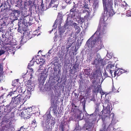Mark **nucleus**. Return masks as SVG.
I'll return each instance as SVG.
<instances>
[{
    "label": "nucleus",
    "mask_w": 131,
    "mask_h": 131,
    "mask_svg": "<svg viewBox=\"0 0 131 131\" xmlns=\"http://www.w3.org/2000/svg\"><path fill=\"white\" fill-rule=\"evenodd\" d=\"M105 17L103 16L101 19L100 22L99 24L97 29L96 31L94 34L93 35H97L95 39L91 41V38H89L87 41L86 44L89 47L90 46V43L93 45L96 43H98L99 44L98 47H96V51L100 50L101 48V38L104 36V34L106 33V30L107 28V23H106V20H105Z\"/></svg>",
    "instance_id": "obj_1"
},
{
    "label": "nucleus",
    "mask_w": 131,
    "mask_h": 131,
    "mask_svg": "<svg viewBox=\"0 0 131 131\" xmlns=\"http://www.w3.org/2000/svg\"><path fill=\"white\" fill-rule=\"evenodd\" d=\"M104 6V9L105 11L106 12V14L108 15L109 16H111L114 14L112 5H113V1L112 0H107L103 3Z\"/></svg>",
    "instance_id": "obj_2"
},
{
    "label": "nucleus",
    "mask_w": 131,
    "mask_h": 131,
    "mask_svg": "<svg viewBox=\"0 0 131 131\" xmlns=\"http://www.w3.org/2000/svg\"><path fill=\"white\" fill-rule=\"evenodd\" d=\"M25 97L20 94H18L17 96H14L12 98L11 103L14 105L23 104L24 102Z\"/></svg>",
    "instance_id": "obj_3"
},
{
    "label": "nucleus",
    "mask_w": 131,
    "mask_h": 131,
    "mask_svg": "<svg viewBox=\"0 0 131 131\" xmlns=\"http://www.w3.org/2000/svg\"><path fill=\"white\" fill-rule=\"evenodd\" d=\"M49 82L50 83V84L52 88L54 90V92L56 93L57 92V80L56 77H50L49 79Z\"/></svg>",
    "instance_id": "obj_4"
},
{
    "label": "nucleus",
    "mask_w": 131,
    "mask_h": 131,
    "mask_svg": "<svg viewBox=\"0 0 131 131\" xmlns=\"http://www.w3.org/2000/svg\"><path fill=\"white\" fill-rule=\"evenodd\" d=\"M51 102L52 107L53 108V111L55 114H57V96L52 95L51 99Z\"/></svg>",
    "instance_id": "obj_5"
},
{
    "label": "nucleus",
    "mask_w": 131,
    "mask_h": 131,
    "mask_svg": "<svg viewBox=\"0 0 131 131\" xmlns=\"http://www.w3.org/2000/svg\"><path fill=\"white\" fill-rule=\"evenodd\" d=\"M16 106V105H14L10 103L8 105H7L5 107L4 112L7 114L10 113L12 110L15 108Z\"/></svg>",
    "instance_id": "obj_6"
},
{
    "label": "nucleus",
    "mask_w": 131,
    "mask_h": 131,
    "mask_svg": "<svg viewBox=\"0 0 131 131\" xmlns=\"http://www.w3.org/2000/svg\"><path fill=\"white\" fill-rule=\"evenodd\" d=\"M57 0H51V2L49 4L48 6H47V3H46V6L47 8L45 9V7L44 5L43 4V1L42 0L41 2V10L43 11L46 10L47 9H48L49 8H50L51 7V5L54 4L55 2L57 1Z\"/></svg>",
    "instance_id": "obj_7"
},
{
    "label": "nucleus",
    "mask_w": 131,
    "mask_h": 131,
    "mask_svg": "<svg viewBox=\"0 0 131 131\" xmlns=\"http://www.w3.org/2000/svg\"><path fill=\"white\" fill-rule=\"evenodd\" d=\"M103 59H95L92 62V64L95 65L96 67L99 66H103L104 64L103 63Z\"/></svg>",
    "instance_id": "obj_8"
},
{
    "label": "nucleus",
    "mask_w": 131,
    "mask_h": 131,
    "mask_svg": "<svg viewBox=\"0 0 131 131\" xmlns=\"http://www.w3.org/2000/svg\"><path fill=\"white\" fill-rule=\"evenodd\" d=\"M3 64H0V82L5 81L4 78L5 76L3 75Z\"/></svg>",
    "instance_id": "obj_9"
},
{
    "label": "nucleus",
    "mask_w": 131,
    "mask_h": 131,
    "mask_svg": "<svg viewBox=\"0 0 131 131\" xmlns=\"http://www.w3.org/2000/svg\"><path fill=\"white\" fill-rule=\"evenodd\" d=\"M72 26L74 27L75 28L74 35L77 36L80 32L81 31L80 28L78 26V24L75 23H72Z\"/></svg>",
    "instance_id": "obj_10"
},
{
    "label": "nucleus",
    "mask_w": 131,
    "mask_h": 131,
    "mask_svg": "<svg viewBox=\"0 0 131 131\" xmlns=\"http://www.w3.org/2000/svg\"><path fill=\"white\" fill-rule=\"evenodd\" d=\"M73 34V32H72L71 33L70 37L68 39L67 43H68L69 42H71L73 43L75 41L77 38V36L74 35L73 36H72V35Z\"/></svg>",
    "instance_id": "obj_11"
},
{
    "label": "nucleus",
    "mask_w": 131,
    "mask_h": 131,
    "mask_svg": "<svg viewBox=\"0 0 131 131\" xmlns=\"http://www.w3.org/2000/svg\"><path fill=\"white\" fill-rule=\"evenodd\" d=\"M47 78V75L44 73H41L39 81L41 83H44Z\"/></svg>",
    "instance_id": "obj_12"
},
{
    "label": "nucleus",
    "mask_w": 131,
    "mask_h": 131,
    "mask_svg": "<svg viewBox=\"0 0 131 131\" xmlns=\"http://www.w3.org/2000/svg\"><path fill=\"white\" fill-rule=\"evenodd\" d=\"M31 114L28 113L25 111H23L21 113V116L24 117L25 118H29L30 117Z\"/></svg>",
    "instance_id": "obj_13"
},
{
    "label": "nucleus",
    "mask_w": 131,
    "mask_h": 131,
    "mask_svg": "<svg viewBox=\"0 0 131 131\" xmlns=\"http://www.w3.org/2000/svg\"><path fill=\"white\" fill-rule=\"evenodd\" d=\"M101 73V72L99 70L97 69L93 72L92 77L95 79V77L97 78L99 75H100Z\"/></svg>",
    "instance_id": "obj_14"
},
{
    "label": "nucleus",
    "mask_w": 131,
    "mask_h": 131,
    "mask_svg": "<svg viewBox=\"0 0 131 131\" xmlns=\"http://www.w3.org/2000/svg\"><path fill=\"white\" fill-rule=\"evenodd\" d=\"M10 125L9 124L4 125L2 128L1 131H9Z\"/></svg>",
    "instance_id": "obj_15"
},
{
    "label": "nucleus",
    "mask_w": 131,
    "mask_h": 131,
    "mask_svg": "<svg viewBox=\"0 0 131 131\" xmlns=\"http://www.w3.org/2000/svg\"><path fill=\"white\" fill-rule=\"evenodd\" d=\"M19 79H18L12 81V85L13 86H16L17 88V86H18L19 84Z\"/></svg>",
    "instance_id": "obj_16"
},
{
    "label": "nucleus",
    "mask_w": 131,
    "mask_h": 131,
    "mask_svg": "<svg viewBox=\"0 0 131 131\" xmlns=\"http://www.w3.org/2000/svg\"><path fill=\"white\" fill-rule=\"evenodd\" d=\"M10 37L8 38L7 41H5L4 43L5 45H9L11 46L13 45V43L12 41V40L10 39Z\"/></svg>",
    "instance_id": "obj_17"
},
{
    "label": "nucleus",
    "mask_w": 131,
    "mask_h": 131,
    "mask_svg": "<svg viewBox=\"0 0 131 131\" xmlns=\"http://www.w3.org/2000/svg\"><path fill=\"white\" fill-rule=\"evenodd\" d=\"M117 71H115L114 72V77H115L116 76H119L124 72H123L121 70L119 71L118 73H117Z\"/></svg>",
    "instance_id": "obj_18"
},
{
    "label": "nucleus",
    "mask_w": 131,
    "mask_h": 131,
    "mask_svg": "<svg viewBox=\"0 0 131 131\" xmlns=\"http://www.w3.org/2000/svg\"><path fill=\"white\" fill-rule=\"evenodd\" d=\"M57 19L56 20H55L53 25V28L52 29V30L50 31V33H51V32L53 31H55V30H56V29L57 28V24H56L57 23Z\"/></svg>",
    "instance_id": "obj_19"
},
{
    "label": "nucleus",
    "mask_w": 131,
    "mask_h": 131,
    "mask_svg": "<svg viewBox=\"0 0 131 131\" xmlns=\"http://www.w3.org/2000/svg\"><path fill=\"white\" fill-rule=\"evenodd\" d=\"M92 0H89V2L92 1ZM93 7L94 8H96L98 5V0H93Z\"/></svg>",
    "instance_id": "obj_20"
},
{
    "label": "nucleus",
    "mask_w": 131,
    "mask_h": 131,
    "mask_svg": "<svg viewBox=\"0 0 131 131\" xmlns=\"http://www.w3.org/2000/svg\"><path fill=\"white\" fill-rule=\"evenodd\" d=\"M79 64L75 63L73 66L72 68L74 70V73H75L77 72V71L79 69Z\"/></svg>",
    "instance_id": "obj_21"
},
{
    "label": "nucleus",
    "mask_w": 131,
    "mask_h": 131,
    "mask_svg": "<svg viewBox=\"0 0 131 131\" xmlns=\"http://www.w3.org/2000/svg\"><path fill=\"white\" fill-rule=\"evenodd\" d=\"M108 104L106 107V109L104 110L103 111V112H104L105 113H108V114L110 113V107L109 106H108Z\"/></svg>",
    "instance_id": "obj_22"
},
{
    "label": "nucleus",
    "mask_w": 131,
    "mask_h": 131,
    "mask_svg": "<svg viewBox=\"0 0 131 131\" xmlns=\"http://www.w3.org/2000/svg\"><path fill=\"white\" fill-rule=\"evenodd\" d=\"M24 108L25 110H24V111L28 112V113L32 114V113H31L32 111L31 107H30L26 108V107H25Z\"/></svg>",
    "instance_id": "obj_23"
},
{
    "label": "nucleus",
    "mask_w": 131,
    "mask_h": 131,
    "mask_svg": "<svg viewBox=\"0 0 131 131\" xmlns=\"http://www.w3.org/2000/svg\"><path fill=\"white\" fill-rule=\"evenodd\" d=\"M71 26V23L68 21V19H67L66 21V23L64 25L65 27L68 29Z\"/></svg>",
    "instance_id": "obj_24"
},
{
    "label": "nucleus",
    "mask_w": 131,
    "mask_h": 131,
    "mask_svg": "<svg viewBox=\"0 0 131 131\" xmlns=\"http://www.w3.org/2000/svg\"><path fill=\"white\" fill-rule=\"evenodd\" d=\"M65 29H64V28L62 27L59 28V33L60 36H62V34L64 32Z\"/></svg>",
    "instance_id": "obj_25"
},
{
    "label": "nucleus",
    "mask_w": 131,
    "mask_h": 131,
    "mask_svg": "<svg viewBox=\"0 0 131 131\" xmlns=\"http://www.w3.org/2000/svg\"><path fill=\"white\" fill-rule=\"evenodd\" d=\"M32 78V76H31L29 80H28V81H27L25 82V84L26 85H31V79Z\"/></svg>",
    "instance_id": "obj_26"
},
{
    "label": "nucleus",
    "mask_w": 131,
    "mask_h": 131,
    "mask_svg": "<svg viewBox=\"0 0 131 131\" xmlns=\"http://www.w3.org/2000/svg\"><path fill=\"white\" fill-rule=\"evenodd\" d=\"M12 12L14 16H15L16 13H17V15H18L20 14V13L19 10L16 9H14L12 10Z\"/></svg>",
    "instance_id": "obj_27"
},
{
    "label": "nucleus",
    "mask_w": 131,
    "mask_h": 131,
    "mask_svg": "<svg viewBox=\"0 0 131 131\" xmlns=\"http://www.w3.org/2000/svg\"><path fill=\"white\" fill-rule=\"evenodd\" d=\"M37 60L36 62L37 63V64H40V65H42L45 62V61L43 59H40V61L39 60V59L38 60V61H37Z\"/></svg>",
    "instance_id": "obj_28"
},
{
    "label": "nucleus",
    "mask_w": 131,
    "mask_h": 131,
    "mask_svg": "<svg viewBox=\"0 0 131 131\" xmlns=\"http://www.w3.org/2000/svg\"><path fill=\"white\" fill-rule=\"evenodd\" d=\"M27 91H28V93H30L31 91H32L33 90V86H31V85L27 86Z\"/></svg>",
    "instance_id": "obj_29"
},
{
    "label": "nucleus",
    "mask_w": 131,
    "mask_h": 131,
    "mask_svg": "<svg viewBox=\"0 0 131 131\" xmlns=\"http://www.w3.org/2000/svg\"><path fill=\"white\" fill-rule=\"evenodd\" d=\"M100 86H98L95 88V90H93V92L95 93H98L100 90Z\"/></svg>",
    "instance_id": "obj_30"
},
{
    "label": "nucleus",
    "mask_w": 131,
    "mask_h": 131,
    "mask_svg": "<svg viewBox=\"0 0 131 131\" xmlns=\"http://www.w3.org/2000/svg\"><path fill=\"white\" fill-rule=\"evenodd\" d=\"M65 128L64 125H63L62 124H61L59 128L60 131H65Z\"/></svg>",
    "instance_id": "obj_31"
},
{
    "label": "nucleus",
    "mask_w": 131,
    "mask_h": 131,
    "mask_svg": "<svg viewBox=\"0 0 131 131\" xmlns=\"http://www.w3.org/2000/svg\"><path fill=\"white\" fill-rule=\"evenodd\" d=\"M77 8V6L76 5H74L73 6V8L71 9L70 10V12H76V9Z\"/></svg>",
    "instance_id": "obj_32"
},
{
    "label": "nucleus",
    "mask_w": 131,
    "mask_h": 131,
    "mask_svg": "<svg viewBox=\"0 0 131 131\" xmlns=\"http://www.w3.org/2000/svg\"><path fill=\"white\" fill-rule=\"evenodd\" d=\"M24 19V21L26 22V23H27L29 21L30 18L29 17V16H28L25 17Z\"/></svg>",
    "instance_id": "obj_33"
},
{
    "label": "nucleus",
    "mask_w": 131,
    "mask_h": 131,
    "mask_svg": "<svg viewBox=\"0 0 131 131\" xmlns=\"http://www.w3.org/2000/svg\"><path fill=\"white\" fill-rule=\"evenodd\" d=\"M114 64H112L111 63H109L107 66V68L108 69L110 70V69H112V68H114Z\"/></svg>",
    "instance_id": "obj_34"
},
{
    "label": "nucleus",
    "mask_w": 131,
    "mask_h": 131,
    "mask_svg": "<svg viewBox=\"0 0 131 131\" xmlns=\"http://www.w3.org/2000/svg\"><path fill=\"white\" fill-rule=\"evenodd\" d=\"M78 6L79 8H83L84 6V3L83 4L82 3H79L78 4Z\"/></svg>",
    "instance_id": "obj_35"
},
{
    "label": "nucleus",
    "mask_w": 131,
    "mask_h": 131,
    "mask_svg": "<svg viewBox=\"0 0 131 131\" xmlns=\"http://www.w3.org/2000/svg\"><path fill=\"white\" fill-rule=\"evenodd\" d=\"M28 68L30 70V72H31V73L30 74V76H32V74L34 73L33 70V69L32 68L30 67V66L29 65L28 66Z\"/></svg>",
    "instance_id": "obj_36"
},
{
    "label": "nucleus",
    "mask_w": 131,
    "mask_h": 131,
    "mask_svg": "<svg viewBox=\"0 0 131 131\" xmlns=\"http://www.w3.org/2000/svg\"><path fill=\"white\" fill-rule=\"evenodd\" d=\"M84 72L85 74L86 75H89L90 74L89 69H85L84 70Z\"/></svg>",
    "instance_id": "obj_37"
},
{
    "label": "nucleus",
    "mask_w": 131,
    "mask_h": 131,
    "mask_svg": "<svg viewBox=\"0 0 131 131\" xmlns=\"http://www.w3.org/2000/svg\"><path fill=\"white\" fill-rule=\"evenodd\" d=\"M23 2L22 0H18L17 1V5H15V6L18 7L19 6V5H20V6L22 5V3Z\"/></svg>",
    "instance_id": "obj_38"
},
{
    "label": "nucleus",
    "mask_w": 131,
    "mask_h": 131,
    "mask_svg": "<svg viewBox=\"0 0 131 131\" xmlns=\"http://www.w3.org/2000/svg\"><path fill=\"white\" fill-rule=\"evenodd\" d=\"M16 92V91H15L13 92H9L8 93V94L7 95H6V96L8 97L9 96H12L13 94H14Z\"/></svg>",
    "instance_id": "obj_39"
},
{
    "label": "nucleus",
    "mask_w": 131,
    "mask_h": 131,
    "mask_svg": "<svg viewBox=\"0 0 131 131\" xmlns=\"http://www.w3.org/2000/svg\"><path fill=\"white\" fill-rule=\"evenodd\" d=\"M55 35L54 37H53V40L54 41L56 42L57 41V31H56L54 34Z\"/></svg>",
    "instance_id": "obj_40"
},
{
    "label": "nucleus",
    "mask_w": 131,
    "mask_h": 131,
    "mask_svg": "<svg viewBox=\"0 0 131 131\" xmlns=\"http://www.w3.org/2000/svg\"><path fill=\"white\" fill-rule=\"evenodd\" d=\"M8 10V9L7 7H5L4 8H2L1 10H0V13H1L2 12H4V13H5V11H7Z\"/></svg>",
    "instance_id": "obj_41"
},
{
    "label": "nucleus",
    "mask_w": 131,
    "mask_h": 131,
    "mask_svg": "<svg viewBox=\"0 0 131 131\" xmlns=\"http://www.w3.org/2000/svg\"><path fill=\"white\" fill-rule=\"evenodd\" d=\"M28 1H27V2L28 4L29 5V6H31V7L33 6V5H32V4H33L32 3V1L31 0H28Z\"/></svg>",
    "instance_id": "obj_42"
},
{
    "label": "nucleus",
    "mask_w": 131,
    "mask_h": 131,
    "mask_svg": "<svg viewBox=\"0 0 131 131\" xmlns=\"http://www.w3.org/2000/svg\"><path fill=\"white\" fill-rule=\"evenodd\" d=\"M28 1H27V2L28 4L29 5V6H31V7L33 6V5H32V4H33L32 3V1L31 0H28Z\"/></svg>",
    "instance_id": "obj_43"
},
{
    "label": "nucleus",
    "mask_w": 131,
    "mask_h": 131,
    "mask_svg": "<svg viewBox=\"0 0 131 131\" xmlns=\"http://www.w3.org/2000/svg\"><path fill=\"white\" fill-rule=\"evenodd\" d=\"M39 68L38 70V71L39 72H41L43 70V67L42 65H40L39 66Z\"/></svg>",
    "instance_id": "obj_44"
},
{
    "label": "nucleus",
    "mask_w": 131,
    "mask_h": 131,
    "mask_svg": "<svg viewBox=\"0 0 131 131\" xmlns=\"http://www.w3.org/2000/svg\"><path fill=\"white\" fill-rule=\"evenodd\" d=\"M62 17L63 16L62 14L60 13H59L58 15V18H59V19L61 20V19H62Z\"/></svg>",
    "instance_id": "obj_45"
},
{
    "label": "nucleus",
    "mask_w": 131,
    "mask_h": 131,
    "mask_svg": "<svg viewBox=\"0 0 131 131\" xmlns=\"http://www.w3.org/2000/svg\"><path fill=\"white\" fill-rule=\"evenodd\" d=\"M84 3V6L83 8H86L88 9H89V5L88 4L86 3Z\"/></svg>",
    "instance_id": "obj_46"
},
{
    "label": "nucleus",
    "mask_w": 131,
    "mask_h": 131,
    "mask_svg": "<svg viewBox=\"0 0 131 131\" xmlns=\"http://www.w3.org/2000/svg\"><path fill=\"white\" fill-rule=\"evenodd\" d=\"M26 128H24V126H23L20 128V130L18 131H26Z\"/></svg>",
    "instance_id": "obj_47"
},
{
    "label": "nucleus",
    "mask_w": 131,
    "mask_h": 131,
    "mask_svg": "<svg viewBox=\"0 0 131 131\" xmlns=\"http://www.w3.org/2000/svg\"><path fill=\"white\" fill-rule=\"evenodd\" d=\"M73 43L70 42V43L69 44V45L67 47L66 49L67 51L69 50V48H70L72 45Z\"/></svg>",
    "instance_id": "obj_48"
},
{
    "label": "nucleus",
    "mask_w": 131,
    "mask_h": 131,
    "mask_svg": "<svg viewBox=\"0 0 131 131\" xmlns=\"http://www.w3.org/2000/svg\"><path fill=\"white\" fill-rule=\"evenodd\" d=\"M6 51L3 49L0 50V56L4 54Z\"/></svg>",
    "instance_id": "obj_49"
},
{
    "label": "nucleus",
    "mask_w": 131,
    "mask_h": 131,
    "mask_svg": "<svg viewBox=\"0 0 131 131\" xmlns=\"http://www.w3.org/2000/svg\"><path fill=\"white\" fill-rule=\"evenodd\" d=\"M6 96V95H5V94H3L0 97V100L5 99Z\"/></svg>",
    "instance_id": "obj_50"
},
{
    "label": "nucleus",
    "mask_w": 131,
    "mask_h": 131,
    "mask_svg": "<svg viewBox=\"0 0 131 131\" xmlns=\"http://www.w3.org/2000/svg\"><path fill=\"white\" fill-rule=\"evenodd\" d=\"M24 6L25 7H26L29 6V5L28 4L27 2V1L24 2Z\"/></svg>",
    "instance_id": "obj_51"
},
{
    "label": "nucleus",
    "mask_w": 131,
    "mask_h": 131,
    "mask_svg": "<svg viewBox=\"0 0 131 131\" xmlns=\"http://www.w3.org/2000/svg\"><path fill=\"white\" fill-rule=\"evenodd\" d=\"M118 91L113 86L112 88V91L114 93H116Z\"/></svg>",
    "instance_id": "obj_52"
},
{
    "label": "nucleus",
    "mask_w": 131,
    "mask_h": 131,
    "mask_svg": "<svg viewBox=\"0 0 131 131\" xmlns=\"http://www.w3.org/2000/svg\"><path fill=\"white\" fill-rule=\"evenodd\" d=\"M23 30L22 29H21L20 28V27L19 25H18V31L19 32H20L21 33H22V31Z\"/></svg>",
    "instance_id": "obj_53"
},
{
    "label": "nucleus",
    "mask_w": 131,
    "mask_h": 131,
    "mask_svg": "<svg viewBox=\"0 0 131 131\" xmlns=\"http://www.w3.org/2000/svg\"><path fill=\"white\" fill-rule=\"evenodd\" d=\"M104 75L105 77V78L109 77V76L108 75L106 71H105L104 73Z\"/></svg>",
    "instance_id": "obj_54"
},
{
    "label": "nucleus",
    "mask_w": 131,
    "mask_h": 131,
    "mask_svg": "<svg viewBox=\"0 0 131 131\" xmlns=\"http://www.w3.org/2000/svg\"><path fill=\"white\" fill-rule=\"evenodd\" d=\"M96 59H102V58L101 57V56H100V54L97 53L96 54Z\"/></svg>",
    "instance_id": "obj_55"
},
{
    "label": "nucleus",
    "mask_w": 131,
    "mask_h": 131,
    "mask_svg": "<svg viewBox=\"0 0 131 131\" xmlns=\"http://www.w3.org/2000/svg\"><path fill=\"white\" fill-rule=\"evenodd\" d=\"M127 5L126 4H126L125 5V6H124L122 4L121 5V7H122L123 8H124L123 9L124 10H126V7H127Z\"/></svg>",
    "instance_id": "obj_56"
},
{
    "label": "nucleus",
    "mask_w": 131,
    "mask_h": 131,
    "mask_svg": "<svg viewBox=\"0 0 131 131\" xmlns=\"http://www.w3.org/2000/svg\"><path fill=\"white\" fill-rule=\"evenodd\" d=\"M114 71V70H110V71L109 72V73L111 75V76H112V77H113L114 75H113L112 74V73H113V72Z\"/></svg>",
    "instance_id": "obj_57"
},
{
    "label": "nucleus",
    "mask_w": 131,
    "mask_h": 131,
    "mask_svg": "<svg viewBox=\"0 0 131 131\" xmlns=\"http://www.w3.org/2000/svg\"><path fill=\"white\" fill-rule=\"evenodd\" d=\"M100 103H96V106L95 107V108L97 110V108H99V105H100Z\"/></svg>",
    "instance_id": "obj_58"
},
{
    "label": "nucleus",
    "mask_w": 131,
    "mask_h": 131,
    "mask_svg": "<svg viewBox=\"0 0 131 131\" xmlns=\"http://www.w3.org/2000/svg\"><path fill=\"white\" fill-rule=\"evenodd\" d=\"M57 5L55 4L54 6H53V8L54 10H57Z\"/></svg>",
    "instance_id": "obj_59"
},
{
    "label": "nucleus",
    "mask_w": 131,
    "mask_h": 131,
    "mask_svg": "<svg viewBox=\"0 0 131 131\" xmlns=\"http://www.w3.org/2000/svg\"><path fill=\"white\" fill-rule=\"evenodd\" d=\"M36 121H35V119L32 122L31 124H34H34H35L36 123Z\"/></svg>",
    "instance_id": "obj_60"
},
{
    "label": "nucleus",
    "mask_w": 131,
    "mask_h": 131,
    "mask_svg": "<svg viewBox=\"0 0 131 131\" xmlns=\"http://www.w3.org/2000/svg\"><path fill=\"white\" fill-rule=\"evenodd\" d=\"M47 117L48 118V119H50L51 118V116L50 114H48L47 115Z\"/></svg>",
    "instance_id": "obj_61"
},
{
    "label": "nucleus",
    "mask_w": 131,
    "mask_h": 131,
    "mask_svg": "<svg viewBox=\"0 0 131 131\" xmlns=\"http://www.w3.org/2000/svg\"><path fill=\"white\" fill-rule=\"evenodd\" d=\"M1 26H6L5 21H3V23L1 24Z\"/></svg>",
    "instance_id": "obj_62"
},
{
    "label": "nucleus",
    "mask_w": 131,
    "mask_h": 131,
    "mask_svg": "<svg viewBox=\"0 0 131 131\" xmlns=\"http://www.w3.org/2000/svg\"><path fill=\"white\" fill-rule=\"evenodd\" d=\"M83 106L84 111H85V103L83 104Z\"/></svg>",
    "instance_id": "obj_63"
},
{
    "label": "nucleus",
    "mask_w": 131,
    "mask_h": 131,
    "mask_svg": "<svg viewBox=\"0 0 131 131\" xmlns=\"http://www.w3.org/2000/svg\"><path fill=\"white\" fill-rule=\"evenodd\" d=\"M81 23H83L84 21V20L83 19H80V20Z\"/></svg>",
    "instance_id": "obj_64"
}]
</instances>
